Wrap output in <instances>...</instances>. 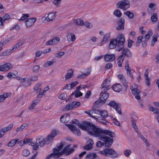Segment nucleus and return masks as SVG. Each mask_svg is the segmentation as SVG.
Returning <instances> with one entry per match:
<instances>
[{"mask_svg":"<svg viewBox=\"0 0 159 159\" xmlns=\"http://www.w3.org/2000/svg\"><path fill=\"white\" fill-rule=\"evenodd\" d=\"M156 5L153 3H150L148 6L150 8V9H151L153 10L156 9Z\"/></svg>","mask_w":159,"mask_h":159,"instance_id":"680f3d73","label":"nucleus"},{"mask_svg":"<svg viewBox=\"0 0 159 159\" xmlns=\"http://www.w3.org/2000/svg\"><path fill=\"white\" fill-rule=\"evenodd\" d=\"M95 111L98 114L100 115L104 119L106 118L108 116L107 112L106 111L100 110V111Z\"/></svg>","mask_w":159,"mask_h":159,"instance_id":"5701e85b","label":"nucleus"},{"mask_svg":"<svg viewBox=\"0 0 159 159\" xmlns=\"http://www.w3.org/2000/svg\"><path fill=\"white\" fill-rule=\"evenodd\" d=\"M96 111H100V110H91L89 112H86V113L89 114L91 117L93 118L94 119L96 118L95 116H96L95 115V114H97V113L95 112Z\"/></svg>","mask_w":159,"mask_h":159,"instance_id":"2f4dec72","label":"nucleus"},{"mask_svg":"<svg viewBox=\"0 0 159 159\" xmlns=\"http://www.w3.org/2000/svg\"><path fill=\"white\" fill-rule=\"evenodd\" d=\"M80 105V102L74 101L71 103L67 104L65 107L63 109V110L64 111L70 110L79 107Z\"/></svg>","mask_w":159,"mask_h":159,"instance_id":"423d86ee","label":"nucleus"},{"mask_svg":"<svg viewBox=\"0 0 159 159\" xmlns=\"http://www.w3.org/2000/svg\"><path fill=\"white\" fill-rule=\"evenodd\" d=\"M78 84V82L76 81L72 82L70 84V89H72L74 86Z\"/></svg>","mask_w":159,"mask_h":159,"instance_id":"338daca9","label":"nucleus"},{"mask_svg":"<svg viewBox=\"0 0 159 159\" xmlns=\"http://www.w3.org/2000/svg\"><path fill=\"white\" fill-rule=\"evenodd\" d=\"M12 51L11 49L7 50L2 52L0 53V56H6L11 53V52Z\"/></svg>","mask_w":159,"mask_h":159,"instance_id":"c9c22d12","label":"nucleus"},{"mask_svg":"<svg viewBox=\"0 0 159 159\" xmlns=\"http://www.w3.org/2000/svg\"><path fill=\"white\" fill-rule=\"evenodd\" d=\"M104 58L107 62L112 61L115 59V56L114 54H106L104 56Z\"/></svg>","mask_w":159,"mask_h":159,"instance_id":"f8f14e48","label":"nucleus"},{"mask_svg":"<svg viewBox=\"0 0 159 159\" xmlns=\"http://www.w3.org/2000/svg\"><path fill=\"white\" fill-rule=\"evenodd\" d=\"M70 144L67 145L63 150L65 153L67 154L68 155L70 154L74 151V149L73 148H70Z\"/></svg>","mask_w":159,"mask_h":159,"instance_id":"4468645a","label":"nucleus"},{"mask_svg":"<svg viewBox=\"0 0 159 159\" xmlns=\"http://www.w3.org/2000/svg\"><path fill=\"white\" fill-rule=\"evenodd\" d=\"M87 144L84 147L85 149L90 150L93 148V142L92 139H89L87 141Z\"/></svg>","mask_w":159,"mask_h":159,"instance_id":"ddd939ff","label":"nucleus"},{"mask_svg":"<svg viewBox=\"0 0 159 159\" xmlns=\"http://www.w3.org/2000/svg\"><path fill=\"white\" fill-rule=\"evenodd\" d=\"M35 18H29L25 21V24L27 27H30L32 25L34 22L36 20Z\"/></svg>","mask_w":159,"mask_h":159,"instance_id":"2eb2a0df","label":"nucleus"},{"mask_svg":"<svg viewBox=\"0 0 159 159\" xmlns=\"http://www.w3.org/2000/svg\"><path fill=\"white\" fill-rule=\"evenodd\" d=\"M27 126V123H24L20 127L17 128L16 131L17 132L22 131Z\"/></svg>","mask_w":159,"mask_h":159,"instance_id":"a19ab883","label":"nucleus"},{"mask_svg":"<svg viewBox=\"0 0 159 159\" xmlns=\"http://www.w3.org/2000/svg\"><path fill=\"white\" fill-rule=\"evenodd\" d=\"M115 40L117 43L116 50L118 51H121L124 47V43L125 42V39L123 35L120 34L116 37Z\"/></svg>","mask_w":159,"mask_h":159,"instance_id":"f03ea898","label":"nucleus"},{"mask_svg":"<svg viewBox=\"0 0 159 159\" xmlns=\"http://www.w3.org/2000/svg\"><path fill=\"white\" fill-rule=\"evenodd\" d=\"M32 141L31 139H25L23 141V144H27V143H30Z\"/></svg>","mask_w":159,"mask_h":159,"instance_id":"774afa93","label":"nucleus"},{"mask_svg":"<svg viewBox=\"0 0 159 159\" xmlns=\"http://www.w3.org/2000/svg\"><path fill=\"white\" fill-rule=\"evenodd\" d=\"M121 81L124 86L126 89L127 88L128 82L126 81L125 78L123 79Z\"/></svg>","mask_w":159,"mask_h":159,"instance_id":"bf43d9fd","label":"nucleus"},{"mask_svg":"<svg viewBox=\"0 0 159 159\" xmlns=\"http://www.w3.org/2000/svg\"><path fill=\"white\" fill-rule=\"evenodd\" d=\"M125 68L127 71V74L132 79L134 78V76L132 73L131 72L132 70L129 67V62L128 61L125 62Z\"/></svg>","mask_w":159,"mask_h":159,"instance_id":"9b49d317","label":"nucleus"},{"mask_svg":"<svg viewBox=\"0 0 159 159\" xmlns=\"http://www.w3.org/2000/svg\"><path fill=\"white\" fill-rule=\"evenodd\" d=\"M100 95L101 97L100 98V102L104 104L105 102L106 99L109 97V94L108 93H103L101 94V93Z\"/></svg>","mask_w":159,"mask_h":159,"instance_id":"f3484780","label":"nucleus"},{"mask_svg":"<svg viewBox=\"0 0 159 159\" xmlns=\"http://www.w3.org/2000/svg\"><path fill=\"white\" fill-rule=\"evenodd\" d=\"M56 12H51L49 13L48 16L45 18V19L48 21L53 20L56 17Z\"/></svg>","mask_w":159,"mask_h":159,"instance_id":"a211bd4d","label":"nucleus"},{"mask_svg":"<svg viewBox=\"0 0 159 159\" xmlns=\"http://www.w3.org/2000/svg\"><path fill=\"white\" fill-rule=\"evenodd\" d=\"M113 89L115 92H119L121 91L122 89V86L118 83L115 84L112 86Z\"/></svg>","mask_w":159,"mask_h":159,"instance_id":"412c9836","label":"nucleus"},{"mask_svg":"<svg viewBox=\"0 0 159 159\" xmlns=\"http://www.w3.org/2000/svg\"><path fill=\"white\" fill-rule=\"evenodd\" d=\"M19 140L18 139H14L11 140L8 143V147H12L18 142Z\"/></svg>","mask_w":159,"mask_h":159,"instance_id":"72a5a7b5","label":"nucleus"},{"mask_svg":"<svg viewBox=\"0 0 159 159\" xmlns=\"http://www.w3.org/2000/svg\"><path fill=\"white\" fill-rule=\"evenodd\" d=\"M152 35V32L151 30H149L148 32V34L145 35V39L146 40H149L150 37Z\"/></svg>","mask_w":159,"mask_h":159,"instance_id":"603ef678","label":"nucleus"},{"mask_svg":"<svg viewBox=\"0 0 159 159\" xmlns=\"http://www.w3.org/2000/svg\"><path fill=\"white\" fill-rule=\"evenodd\" d=\"M91 71V69L90 68H88L87 69V72L84 73L80 75L78 77V78H84L87 76L89 75Z\"/></svg>","mask_w":159,"mask_h":159,"instance_id":"a878e982","label":"nucleus"},{"mask_svg":"<svg viewBox=\"0 0 159 159\" xmlns=\"http://www.w3.org/2000/svg\"><path fill=\"white\" fill-rule=\"evenodd\" d=\"M125 58V57L123 55H121L117 59V64L119 67L122 66V63L123 60Z\"/></svg>","mask_w":159,"mask_h":159,"instance_id":"c85d7f7f","label":"nucleus"},{"mask_svg":"<svg viewBox=\"0 0 159 159\" xmlns=\"http://www.w3.org/2000/svg\"><path fill=\"white\" fill-rule=\"evenodd\" d=\"M117 43L116 41L115 40V39H113L111 40L109 45V47L110 49H113L116 48V49Z\"/></svg>","mask_w":159,"mask_h":159,"instance_id":"393cba45","label":"nucleus"},{"mask_svg":"<svg viewBox=\"0 0 159 159\" xmlns=\"http://www.w3.org/2000/svg\"><path fill=\"white\" fill-rule=\"evenodd\" d=\"M129 2L128 0H123L116 4L117 8L126 10L129 7Z\"/></svg>","mask_w":159,"mask_h":159,"instance_id":"39448f33","label":"nucleus"},{"mask_svg":"<svg viewBox=\"0 0 159 159\" xmlns=\"http://www.w3.org/2000/svg\"><path fill=\"white\" fill-rule=\"evenodd\" d=\"M111 85L110 80L108 79L104 80L102 85V88H107Z\"/></svg>","mask_w":159,"mask_h":159,"instance_id":"bb28decb","label":"nucleus"},{"mask_svg":"<svg viewBox=\"0 0 159 159\" xmlns=\"http://www.w3.org/2000/svg\"><path fill=\"white\" fill-rule=\"evenodd\" d=\"M151 21L153 23H155L158 20V16L157 14L156 13H154L151 16L150 18Z\"/></svg>","mask_w":159,"mask_h":159,"instance_id":"7c9ffc66","label":"nucleus"},{"mask_svg":"<svg viewBox=\"0 0 159 159\" xmlns=\"http://www.w3.org/2000/svg\"><path fill=\"white\" fill-rule=\"evenodd\" d=\"M22 154L23 156L27 157L30 155V152L27 149H25L22 151Z\"/></svg>","mask_w":159,"mask_h":159,"instance_id":"864d4df0","label":"nucleus"},{"mask_svg":"<svg viewBox=\"0 0 159 159\" xmlns=\"http://www.w3.org/2000/svg\"><path fill=\"white\" fill-rule=\"evenodd\" d=\"M124 14L127 16L129 19H132L134 17L133 13L129 11H127L125 12Z\"/></svg>","mask_w":159,"mask_h":159,"instance_id":"ea45409f","label":"nucleus"},{"mask_svg":"<svg viewBox=\"0 0 159 159\" xmlns=\"http://www.w3.org/2000/svg\"><path fill=\"white\" fill-rule=\"evenodd\" d=\"M36 142L37 144H39L40 146L42 147L44 146L45 141L43 139L40 138L36 140Z\"/></svg>","mask_w":159,"mask_h":159,"instance_id":"c756f323","label":"nucleus"},{"mask_svg":"<svg viewBox=\"0 0 159 159\" xmlns=\"http://www.w3.org/2000/svg\"><path fill=\"white\" fill-rule=\"evenodd\" d=\"M10 15L7 14H6L2 17V20L5 22L6 20H8L10 19Z\"/></svg>","mask_w":159,"mask_h":159,"instance_id":"5fc2aeb1","label":"nucleus"},{"mask_svg":"<svg viewBox=\"0 0 159 159\" xmlns=\"http://www.w3.org/2000/svg\"><path fill=\"white\" fill-rule=\"evenodd\" d=\"M143 38V36H140L138 37L137 40V42L136 44L137 46H138L140 43H142V40Z\"/></svg>","mask_w":159,"mask_h":159,"instance_id":"49530a36","label":"nucleus"},{"mask_svg":"<svg viewBox=\"0 0 159 159\" xmlns=\"http://www.w3.org/2000/svg\"><path fill=\"white\" fill-rule=\"evenodd\" d=\"M75 24L79 25H83L84 24L83 21L80 19H78L75 20Z\"/></svg>","mask_w":159,"mask_h":159,"instance_id":"e433bc0d","label":"nucleus"},{"mask_svg":"<svg viewBox=\"0 0 159 159\" xmlns=\"http://www.w3.org/2000/svg\"><path fill=\"white\" fill-rule=\"evenodd\" d=\"M23 44V43L19 42L17 43L15 45H14L13 46L12 48L11 49V51H16L17 49L20 48V46L22 45Z\"/></svg>","mask_w":159,"mask_h":159,"instance_id":"473e14b6","label":"nucleus"},{"mask_svg":"<svg viewBox=\"0 0 159 159\" xmlns=\"http://www.w3.org/2000/svg\"><path fill=\"white\" fill-rule=\"evenodd\" d=\"M114 109H116V111L119 115L121 114V109L119 107V105H118L116 107H115Z\"/></svg>","mask_w":159,"mask_h":159,"instance_id":"69168bd1","label":"nucleus"},{"mask_svg":"<svg viewBox=\"0 0 159 159\" xmlns=\"http://www.w3.org/2000/svg\"><path fill=\"white\" fill-rule=\"evenodd\" d=\"M7 76L8 78H16L17 79L19 78L18 76H16L15 74L11 72H9Z\"/></svg>","mask_w":159,"mask_h":159,"instance_id":"4c0bfd02","label":"nucleus"},{"mask_svg":"<svg viewBox=\"0 0 159 159\" xmlns=\"http://www.w3.org/2000/svg\"><path fill=\"white\" fill-rule=\"evenodd\" d=\"M52 40H53V44H56L57 42L60 41V38L58 37H55L54 38H53Z\"/></svg>","mask_w":159,"mask_h":159,"instance_id":"052dcab7","label":"nucleus"},{"mask_svg":"<svg viewBox=\"0 0 159 159\" xmlns=\"http://www.w3.org/2000/svg\"><path fill=\"white\" fill-rule=\"evenodd\" d=\"M114 15L118 17H120L122 15V13L118 9H116L114 12Z\"/></svg>","mask_w":159,"mask_h":159,"instance_id":"de8ad7c7","label":"nucleus"},{"mask_svg":"<svg viewBox=\"0 0 159 159\" xmlns=\"http://www.w3.org/2000/svg\"><path fill=\"white\" fill-rule=\"evenodd\" d=\"M74 75V71L72 69H70L67 71V74L65 75L66 80H67L71 78Z\"/></svg>","mask_w":159,"mask_h":159,"instance_id":"4be33fe9","label":"nucleus"},{"mask_svg":"<svg viewBox=\"0 0 159 159\" xmlns=\"http://www.w3.org/2000/svg\"><path fill=\"white\" fill-rule=\"evenodd\" d=\"M97 157V155L95 153H89L86 156V158H89V159H95Z\"/></svg>","mask_w":159,"mask_h":159,"instance_id":"f704fd0d","label":"nucleus"},{"mask_svg":"<svg viewBox=\"0 0 159 159\" xmlns=\"http://www.w3.org/2000/svg\"><path fill=\"white\" fill-rule=\"evenodd\" d=\"M41 85V84L38 83L35 85L34 87V89L37 91V92H39L41 91L42 89L41 88H39L40 86Z\"/></svg>","mask_w":159,"mask_h":159,"instance_id":"09e8293b","label":"nucleus"},{"mask_svg":"<svg viewBox=\"0 0 159 159\" xmlns=\"http://www.w3.org/2000/svg\"><path fill=\"white\" fill-rule=\"evenodd\" d=\"M13 126V124H10L9 125H8L7 126L4 128H3L4 130V132H6L8 131L11 130L12 129Z\"/></svg>","mask_w":159,"mask_h":159,"instance_id":"8fccbe9b","label":"nucleus"},{"mask_svg":"<svg viewBox=\"0 0 159 159\" xmlns=\"http://www.w3.org/2000/svg\"><path fill=\"white\" fill-rule=\"evenodd\" d=\"M100 153L107 157L113 158H116L118 156V153L114 149L111 148H106L100 151Z\"/></svg>","mask_w":159,"mask_h":159,"instance_id":"7ed1b4c3","label":"nucleus"},{"mask_svg":"<svg viewBox=\"0 0 159 159\" xmlns=\"http://www.w3.org/2000/svg\"><path fill=\"white\" fill-rule=\"evenodd\" d=\"M12 65L10 63L4 64L0 66V71H5L8 70L10 68L12 67Z\"/></svg>","mask_w":159,"mask_h":159,"instance_id":"1a4fd4ad","label":"nucleus"},{"mask_svg":"<svg viewBox=\"0 0 159 159\" xmlns=\"http://www.w3.org/2000/svg\"><path fill=\"white\" fill-rule=\"evenodd\" d=\"M131 121H132V126L134 128V129L135 131V132H136L137 133H138V127H137V125H136V123L135 121L133 119L131 120Z\"/></svg>","mask_w":159,"mask_h":159,"instance_id":"a18cd8bd","label":"nucleus"},{"mask_svg":"<svg viewBox=\"0 0 159 159\" xmlns=\"http://www.w3.org/2000/svg\"><path fill=\"white\" fill-rule=\"evenodd\" d=\"M131 152V151L130 149H126L124 152V155L127 157H129L130 156Z\"/></svg>","mask_w":159,"mask_h":159,"instance_id":"3c124183","label":"nucleus"},{"mask_svg":"<svg viewBox=\"0 0 159 159\" xmlns=\"http://www.w3.org/2000/svg\"><path fill=\"white\" fill-rule=\"evenodd\" d=\"M65 54V52H58L56 55V57L57 58H61Z\"/></svg>","mask_w":159,"mask_h":159,"instance_id":"4d7b16f0","label":"nucleus"},{"mask_svg":"<svg viewBox=\"0 0 159 159\" xmlns=\"http://www.w3.org/2000/svg\"><path fill=\"white\" fill-rule=\"evenodd\" d=\"M132 93L135 98L139 100L140 99V97L139 94L140 93V91L136 88H134L133 89H131Z\"/></svg>","mask_w":159,"mask_h":159,"instance_id":"dca6fc26","label":"nucleus"},{"mask_svg":"<svg viewBox=\"0 0 159 159\" xmlns=\"http://www.w3.org/2000/svg\"><path fill=\"white\" fill-rule=\"evenodd\" d=\"M9 95V93H4L0 95V102H3L5 98H8Z\"/></svg>","mask_w":159,"mask_h":159,"instance_id":"cd10ccee","label":"nucleus"},{"mask_svg":"<svg viewBox=\"0 0 159 159\" xmlns=\"http://www.w3.org/2000/svg\"><path fill=\"white\" fill-rule=\"evenodd\" d=\"M149 110L151 111H153L154 114H156L157 115L159 114V109L157 108L150 107Z\"/></svg>","mask_w":159,"mask_h":159,"instance_id":"37998d69","label":"nucleus"},{"mask_svg":"<svg viewBox=\"0 0 159 159\" xmlns=\"http://www.w3.org/2000/svg\"><path fill=\"white\" fill-rule=\"evenodd\" d=\"M107 135V134H104L102 137L100 138L99 140L104 142V144L106 147H109L111 146L113 140L112 138L113 137H111V138Z\"/></svg>","mask_w":159,"mask_h":159,"instance_id":"20e7f679","label":"nucleus"},{"mask_svg":"<svg viewBox=\"0 0 159 159\" xmlns=\"http://www.w3.org/2000/svg\"><path fill=\"white\" fill-rule=\"evenodd\" d=\"M125 20L121 18L117 21L118 26L116 27L117 30H124V29Z\"/></svg>","mask_w":159,"mask_h":159,"instance_id":"6e6552de","label":"nucleus"},{"mask_svg":"<svg viewBox=\"0 0 159 159\" xmlns=\"http://www.w3.org/2000/svg\"><path fill=\"white\" fill-rule=\"evenodd\" d=\"M122 54L124 57H132V54L130 50L127 48H124L122 52Z\"/></svg>","mask_w":159,"mask_h":159,"instance_id":"6ab92c4d","label":"nucleus"},{"mask_svg":"<svg viewBox=\"0 0 159 159\" xmlns=\"http://www.w3.org/2000/svg\"><path fill=\"white\" fill-rule=\"evenodd\" d=\"M108 105L112 107L114 109L118 105V103L114 101H111L108 104Z\"/></svg>","mask_w":159,"mask_h":159,"instance_id":"58836bf2","label":"nucleus"},{"mask_svg":"<svg viewBox=\"0 0 159 159\" xmlns=\"http://www.w3.org/2000/svg\"><path fill=\"white\" fill-rule=\"evenodd\" d=\"M29 16V15L28 14H22V16L21 17V18L19 20L20 21L24 20L25 19H27Z\"/></svg>","mask_w":159,"mask_h":159,"instance_id":"6e6d98bb","label":"nucleus"},{"mask_svg":"<svg viewBox=\"0 0 159 159\" xmlns=\"http://www.w3.org/2000/svg\"><path fill=\"white\" fill-rule=\"evenodd\" d=\"M71 130L72 132L76 134L78 136H80L81 135V132L79 129L76 128L75 126L70 124H67L66 125Z\"/></svg>","mask_w":159,"mask_h":159,"instance_id":"0eeeda50","label":"nucleus"},{"mask_svg":"<svg viewBox=\"0 0 159 159\" xmlns=\"http://www.w3.org/2000/svg\"><path fill=\"white\" fill-rule=\"evenodd\" d=\"M110 36V34L108 33L105 34L103 37L102 41L101 43V44L104 43L107 40Z\"/></svg>","mask_w":159,"mask_h":159,"instance_id":"79ce46f5","label":"nucleus"},{"mask_svg":"<svg viewBox=\"0 0 159 159\" xmlns=\"http://www.w3.org/2000/svg\"><path fill=\"white\" fill-rule=\"evenodd\" d=\"M72 123L76 124L81 129L88 131L91 136L98 138L99 140L104 134H107L111 137H115V134L110 130H103L88 122L83 121L80 123L78 120L75 119L72 121Z\"/></svg>","mask_w":159,"mask_h":159,"instance_id":"f257e3e1","label":"nucleus"},{"mask_svg":"<svg viewBox=\"0 0 159 159\" xmlns=\"http://www.w3.org/2000/svg\"><path fill=\"white\" fill-rule=\"evenodd\" d=\"M53 64V62L52 61H47L44 65V66L45 68H47L49 66L52 65Z\"/></svg>","mask_w":159,"mask_h":159,"instance_id":"13d9d810","label":"nucleus"},{"mask_svg":"<svg viewBox=\"0 0 159 159\" xmlns=\"http://www.w3.org/2000/svg\"><path fill=\"white\" fill-rule=\"evenodd\" d=\"M158 37V34L154 35L152 37V39L151 42V45L153 46L154 44L155 43L157 40V38Z\"/></svg>","mask_w":159,"mask_h":159,"instance_id":"c03bdc74","label":"nucleus"},{"mask_svg":"<svg viewBox=\"0 0 159 159\" xmlns=\"http://www.w3.org/2000/svg\"><path fill=\"white\" fill-rule=\"evenodd\" d=\"M70 115L69 114H66V115L62 116L60 118V121L62 123H66L70 120Z\"/></svg>","mask_w":159,"mask_h":159,"instance_id":"aec40b11","label":"nucleus"},{"mask_svg":"<svg viewBox=\"0 0 159 159\" xmlns=\"http://www.w3.org/2000/svg\"><path fill=\"white\" fill-rule=\"evenodd\" d=\"M61 0H54L53 1L52 3L56 6H58Z\"/></svg>","mask_w":159,"mask_h":159,"instance_id":"e2e57ef3","label":"nucleus"},{"mask_svg":"<svg viewBox=\"0 0 159 159\" xmlns=\"http://www.w3.org/2000/svg\"><path fill=\"white\" fill-rule=\"evenodd\" d=\"M40 68V66L39 65H36L34 66L33 67V71L34 72H37V71Z\"/></svg>","mask_w":159,"mask_h":159,"instance_id":"0e129e2a","label":"nucleus"},{"mask_svg":"<svg viewBox=\"0 0 159 159\" xmlns=\"http://www.w3.org/2000/svg\"><path fill=\"white\" fill-rule=\"evenodd\" d=\"M53 151L55 153L54 158H57L61 156L65 152L63 151V150L61 151L58 152H57V149L56 148H54L53 149Z\"/></svg>","mask_w":159,"mask_h":159,"instance_id":"b1692460","label":"nucleus"},{"mask_svg":"<svg viewBox=\"0 0 159 159\" xmlns=\"http://www.w3.org/2000/svg\"><path fill=\"white\" fill-rule=\"evenodd\" d=\"M57 133L56 130H53L51 134L48 136L46 140V143H49L57 135Z\"/></svg>","mask_w":159,"mask_h":159,"instance_id":"9d476101","label":"nucleus"}]
</instances>
